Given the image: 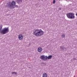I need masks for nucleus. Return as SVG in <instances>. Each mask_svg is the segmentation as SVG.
Returning a JSON list of instances; mask_svg holds the SVG:
<instances>
[{
  "mask_svg": "<svg viewBox=\"0 0 77 77\" xmlns=\"http://www.w3.org/2000/svg\"><path fill=\"white\" fill-rule=\"evenodd\" d=\"M42 77H47V74L46 73L43 74Z\"/></svg>",
  "mask_w": 77,
  "mask_h": 77,
  "instance_id": "9d476101",
  "label": "nucleus"
},
{
  "mask_svg": "<svg viewBox=\"0 0 77 77\" xmlns=\"http://www.w3.org/2000/svg\"><path fill=\"white\" fill-rule=\"evenodd\" d=\"M23 36L21 34H20L18 36V39L19 40H21L23 39Z\"/></svg>",
  "mask_w": 77,
  "mask_h": 77,
  "instance_id": "423d86ee",
  "label": "nucleus"
},
{
  "mask_svg": "<svg viewBox=\"0 0 77 77\" xmlns=\"http://www.w3.org/2000/svg\"><path fill=\"white\" fill-rule=\"evenodd\" d=\"M16 3L14 1H13L11 3L10 2L7 5V7L9 9H14L15 7H18V6L15 5Z\"/></svg>",
  "mask_w": 77,
  "mask_h": 77,
  "instance_id": "f03ea898",
  "label": "nucleus"
},
{
  "mask_svg": "<svg viewBox=\"0 0 77 77\" xmlns=\"http://www.w3.org/2000/svg\"><path fill=\"white\" fill-rule=\"evenodd\" d=\"M12 74H15V75H17V73L15 72H11Z\"/></svg>",
  "mask_w": 77,
  "mask_h": 77,
  "instance_id": "f8f14e48",
  "label": "nucleus"
},
{
  "mask_svg": "<svg viewBox=\"0 0 77 77\" xmlns=\"http://www.w3.org/2000/svg\"><path fill=\"white\" fill-rule=\"evenodd\" d=\"M59 10H61V8H59Z\"/></svg>",
  "mask_w": 77,
  "mask_h": 77,
  "instance_id": "f3484780",
  "label": "nucleus"
},
{
  "mask_svg": "<svg viewBox=\"0 0 77 77\" xmlns=\"http://www.w3.org/2000/svg\"><path fill=\"white\" fill-rule=\"evenodd\" d=\"M29 68H30V67H29Z\"/></svg>",
  "mask_w": 77,
  "mask_h": 77,
  "instance_id": "6ab92c4d",
  "label": "nucleus"
},
{
  "mask_svg": "<svg viewBox=\"0 0 77 77\" xmlns=\"http://www.w3.org/2000/svg\"><path fill=\"white\" fill-rule=\"evenodd\" d=\"M44 32L42 30H39V29H36L33 32V34L35 36H41L44 35Z\"/></svg>",
  "mask_w": 77,
  "mask_h": 77,
  "instance_id": "f257e3e1",
  "label": "nucleus"
},
{
  "mask_svg": "<svg viewBox=\"0 0 77 77\" xmlns=\"http://www.w3.org/2000/svg\"><path fill=\"white\" fill-rule=\"evenodd\" d=\"M42 51V48L41 47L38 48V51L39 53H41Z\"/></svg>",
  "mask_w": 77,
  "mask_h": 77,
  "instance_id": "6e6552de",
  "label": "nucleus"
},
{
  "mask_svg": "<svg viewBox=\"0 0 77 77\" xmlns=\"http://www.w3.org/2000/svg\"><path fill=\"white\" fill-rule=\"evenodd\" d=\"M52 58V55H49L48 57H47L48 59H51Z\"/></svg>",
  "mask_w": 77,
  "mask_h": 77,
  "instance_id": "9b49d317",
  "label": "nucleus"
},
{
  "mask_svg": "<svg viewBox=\"0 0 77 77\" xmlns=\"http://www.w3.org/2000/svg\"><path fill=\"white\" fill-rule=\"evenodd\" d=\"M9 32V28L5 27L3 28L1 31L0 32L2 35H5V34L8 33Z\"/></svg>",
  "mask_w": 77,
  "mask_h": 77,
  "instance_id": "7ed1b4c3",
  "label": "nucleus"
},
{
  "mask_svg": "<svg viewBox=\"0 0 77 77\" xmlns=\"http://www.w3.org/2000/svg\"><path fill=\"white\" fill-rule=\"evenodd\" d=\"M16 2L18 4H20L22 3V0H16Z\"/></svg>",
  "mask_w": 77,
  "mask_h": 77,
  "instance_id": "1a4fd4ad",
  "label": "nucleus"
},
{
  "mask_svg": "<svg viewBox=\"0 0 77 77\" xmlns=\"http://www.w3.org/2000/svg\"><path fill=\"white\" fill-rule=\"evenodd\" d=\"M40 59H42V60H47V56L42 55L40 57Z\"/></svg>",
  "mask_w": 77,
  "mask_h": 77,
  "instance_id": "39448f33",
  "label": "nucleus"
},
{
  "mask_svg": "<svg viewBox=\"0 0 77 77\" xmlns=\"http://www.w3.org/2000/svg\"><path fill=\"white\" fill-rule=\"evenodd\" d=\"M3 27V26L2 25L1 26H0V31L2 29V27Z\"/></svg>",
  "mask_w": 77,
  "mask_h": 77,
  "instance_id": "4468645a",
  "label": "nucleus"
},
{
  "mask_svg": "<svg viewBox=\"0 0 77 77\" xmlns=\"http://www.w3.org/2000/svg\"><path fill=\"white\" fill-rule=\"evenodd\" d=\"M66 15L67 18L69 19H74L75 18V16H74V13H68L66 14Z\"/></svg>",
  "mask_w": 77,
  "mask_h": 77,
  "instance_id": "20e7f679",
  "label": "nucleus"
},
{
  "mask_svg": "<svg viewBox=\"0 0 77 77\" xmlns=\"http://www.w3.org/2000/svg\"><path fill=\"white\" fill-rule=\"evenodd\" d=\"M62 38H65V35L63 34L62 35Z\"/></svg>",
  "mask_w": 77,
  "mask_h": 77,
  "instance_id": "ddd939ff",
  "label": "nucleus"
},
{
  "mask_svg": "<svg viewBox=\"0 0 77 77\" xmlns=\"http://www.w3.org/2000/svg\"><path fill=\"white\" fill-rule=\"evenodd\" d=\"M60 48L61 50L63 51H64L65 50H66V48H65L64 46H60Z\"/></svg>",
  "mask_w": 77,
  "mask_h": 77,
  "instance_id": "0eeeda50",
  "label": "nucleus"
},
{
  "mask_svg": "<svg viewBox=\"0 0 77 77\" xmlns=\"http://www.w3.org/2000/svg\"><path fill=\"white\" fill-rule=\"evenodd\" d=\"M73 60H76V58H74L72 59Z\"/></svg>",
  "mask_w": 77,
  "mask_h": 77,
  "instance_id": "dca6fc26",
  "label": "nucleus"
},
{
  "mask_svg": "<svg viewBox=\"0 0 77 77\" xmlns=\"http://www.w3.org/2000/svg\"><path fill=\"white\" fill-rule=\"evenodd\" d=\"M76 16H77V13L76 14Z\"/></svg>",
  "mask_w": 77,
  "mask_h": 77,
  "instance_id": "a211bd4d",
  "label": "nucleus"
},
{
  "mask_svg": "<svg viewBox=\"0 0 77 77\" xmlns=\"http://www.w3.org/2000/svg\"><path fill=\"white\" fill-rule=\"evenodd\" d=\"M55 2H56V1H55V0H54L53 1V4H54Z\"/></svg>",
  "mask_w": 77,
  "mask_h": 77,
  "instance_id": "2eb2a0df",
  "label": "nucleus"
}]
</instances>
